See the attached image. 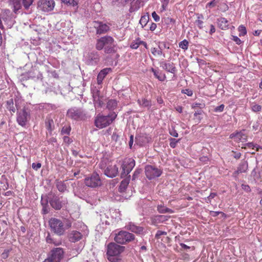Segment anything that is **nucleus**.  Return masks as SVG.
Returning <instances> with one entry per match:
<instances>
[{
	"label": "nucleus",
	"mask_w": 262,
	"mask_h": 262,
	"mask_svg": "<svg viewBox=\"0 0 262 262\" xmlns=\"http://www.w3.org/2000/svg\"><path fill=\"white\" fill-rule=\"evenodd\" d=\"M115 42L112 36L106 35L97 39L95 48L98 51L103 49L105 54L115 53L117 50Z\"/></svg>",
	"instance_id": "1"
},
{
	"label": "nucleus",
	"mask_w": 262,
	"mask_h": 262,
	"mask_svg": "<svg viewBox=\"0 0 262 262\" xmlns=\"http://www.w3.org/2000/svg\"><path fill=\"white\" fill-rule=\"evenodd\" d=\"M125 250V247L115 243H110L107 246L106 254L111 262H119L121 260L120 254Z\"/></svg>",
	"instance_id": "2"
},
{
	"label": "nucleus",
	"mask_w": 262,
	"mask_h": 262,
	"mask_svg": "<svg viewBox=\"0 0 262 262\" xmlns=\"http://www.w3.org/2000/svg\"><path fill=\"white\" fill-rule=\"evenodd\" d=\"M117 116V115L114 112L111 113L106 116L99 114L95 117V125L99 128L106 127L115 120Z\"/></svg>",
	"instance_id": "3"
},
{
	"label": "nucleus",
	"mask_w": 262,
	"mask_h": 262,
	"mask_svg": "<svg viewBox=\"0 0 262 262\" xmlns=\"http://www.w3.org/2000/svg\"><path fill=\"white\" fill-rule=\"evenodd\" d=\"M3 21L8 28H11L14 25L15 20L13 14L9 9H2L0 12V28L2 30L4 29Z\"/></svg>",
	"instance_id": "4"
},
{
	"label": "nucleus",
	"mask_w": 262,
	"mask_h": 262,
	"mask_svg": "<svg viewBox=\"0 0 262 262\" xmlns=\"http://www.w3.org/2000/svg\"><path fill=\"white\" fill-rule=\"evenodd\" d=\"M49 224L51 230L56 234L61 236L64 234L66 228L63 221L59 219L52 217L50 219Z\"/></svg>",
	"instance_id": "5"
},
{
	"label": "nucleus",
	"mask_w": 262,
	"mask_h": 262,
	"mask_svg": "<svg viewBox=\"0 0 262 262\" xmlns=\"http://www.w3.org/2000/svg\"><path fill=\"white\" fill-rule=\"evenodd\" d=\"M135 239V236L132 233L126 231L121 230L115 233V241L119 244H126L133 241Z\"/></svg>",
	"instance_id": "6"
},
{
	"label": "nucleus",
	"mask_w": 262,
	"mask_h": 262,
	"mask_svg": "<svg viewBox=\"0 0 262 262\" xmlns=\"http://www.w3.org/2000/svg\"><path fill=\"white\" fill-rule=\"evenodd\" d=\"M67 116L74 120H84L87 118L85 111L82 108L74 107L68 110Z\"/></svg>",
	"instance_id": "7"
},
{
	"label": "nucleus",
	"mask_w": 262,
	"mask_h": 262,
	"mask_svg": "<svg viewBox=\"0 0 262 262\" xmlns=\"http://www.w3.org/2000/svg\"><path fill=\"white\" fill-rule=\"evenodd\" d=\"M63 250L61 248L53 249L48 257L42 262H60L63 256Z\"/></svg>",
	"instance_id": "8"
},
{
	"label": "nucleus",
	"mask_w": 262,
	"mask_h": 262,
	"mask_svg": "<svg viewBox=\"0 0 262 262\" xmlns=\"http://www.w3.org/2000/svg\"><path fill=\"white\" fill-rule=\"evenodd\" d=\"M135 166V161L132 158L125 159L122 163L121 177L124 178L127 176Z\"/></svg>",
	"instance_id": "9"
},
{
	"label": "nucleus",
	"mask_w": 262,
	"mask_h": 262,
	"mask_svg": "<svg viewBox=\"0 0 262 262\" xmlns=\"http://www.w3.org/2000/svg\"><path fill=\"white\" fill-rule=\"evenodd\" d=\"M66 203L67 201H60L59 195L55 193H49V204L54 209L56 210L61 209Z\"/></svg>",
	"instance_id": "10"
},
{
	"label": "nucleus",
	"mask_w": 262,
	"mask_h": 262,
	"mask_svg": "<svg viewBox=\"0 0 262 262\" xmlns=\"http://www.w3.org/2000/svg\"><path fill=\"white\" fill-rule=\"evenodd\" d=\"M23 80L33 79L35 81H42L43 79L42 74L37 69H32L22 75Z\"/></svg>",
	"instance_id": "11"
},
{
	"label": "nucleus",
	"mask_w": 262,
	"mask_h": 262,
	"mask_svg": "<svg viewBox=\"0 0 262 262\" xmlns=\"http://www.w3.org/2000/svg\"><path fill=\"white\" fill-rule=\"evenodd\" d=\"M30 117V111L25 107L17 112L16 121L21 126H26Z\"/></svg>",
	"instance_id": "12"
},
{
	"label": "nucleus",
	"mask_w": 262,
	"mask_h": 262,
	"mask_svg": "<svg viewBox=\"0 0 262 262\" xmlns=\"http://www.w3.org/2000/svg\"><path fill=\"white\" fill-rule=\"evenodd\" d=\"M84 183L87 186L92 188H95L101 185L100 178L96 172H93L91 176L85 178Z\"/></svg>",
	"instance_id": "13"
},
{
	"label": "nucleus",
	"mask_w": 262,
	"mask_h": 262,
	"mask_svg": "<svg viewBox=\"0 0 262 262\" xmlns=\"http://www.w3.org/2000/svg\"><path fill=\"white\" fill-rule=\"evenodd\" d=\"M100 60V54L98 51H92L88 53L85 56V63L90 66L98 64Z\"/></svg>",
	"instance_id": "14"
},
{
	"label": "nucleus",
	"mask_w": 262,
	"mask_h": 262,
	"mask_svg": "<svg viewBox=\"0 0 262 262\" xmlns=\"http://www.w3.org/2000/svg\"><path fill=\"white\" fill-rule=\"evenodd\" d=\"M145 172L147 178L152 180L160 177L162 172L158 168L148 165L145 166Z\"/></svg>",
	"instance_id": "15"
},
{
	"label": "nucleus",
	"mask_w": 262,
	"mask_h": 262,
	"mask_svg": "<svg viewBox=\"0 0 262 262\" xmlns=\"http://www.w3.org/2000/svg\"><path fill=\"white\" fill-rule=\"evenodd\" d=\"M55 3L53 0H40L38 7L40 10L44 12L52 10L54 7Z\"/></svg>",
	"instance_id": "16"
},
{
	"label": "nucleus",
	"mask_w": 262,
	"mask_h": 262,
	"mask_svg": "<svg viewBox=\"0 0 262 262\" xmlns=\"http://www.w3.org/2000/svg\"><path fill=\"white\" fill-rule=\"evenodd\" d=\"M94 26L96 29L97 34H102L106 33L110 29L109 26L102 22L95 21Z\"/></svg>",
	"instance_id": "17"
},
{
	"label": "nucleus",
	"mask_w": 262,
	"mask_h": 262,
	"mask_svg": "<svg viewBox=\"0 0 262 262\" xmlns=\"http://www.w3.org/2000/svg\"><path fill=\"white\" fill-rule=\"evenodd\" d=\"M125 228L127 230L137 234H142L144 230L143 227L137 226L135 223L131 222L126 224Z\"/></svg>",
	"instance_id": "18"
},
{
	"label": "nucleus",
	"mask_w": 262,
	"mask_h": 262,
	"mask_svg": "<svg viewBox=\"0 0 262 262\" xmlns=\"http://www.w3.org/2000/svg\"><path fill=\"white\" fill-rule=\"evenodd\" d=\"M118 173V167L116 165H108L104 170V174L108 178H113Z\"/></svg>",
	"instance_id": "19"
},
{
	"label": "nucleus",
	"mask_w": 262,
	"mask_h": 262,
	"mask_svg": "<svg viewBox=\"0 0 262 262\" xmlns=\"http://www.w3.org/2000/svg\"><path fill=\"white\" fill-rule=\"evenodd\" d=\"M68 237L70 242L76 243L82 239L83 235L79 231L72 230L69 233Z\"/></svg>",
	"instance_id": "20"
},
{
	"label": "nucleus",
	"mask_w": 262,
	"mask_h": 262,
	"mask_svg": "<svg viewBox=\"0 0 262 262\" xmlns=\"http://www.w3.org/2000/svg\"><path fill=\"white\" fill-rule=\"evenodd\" d=\"M41 205L42 206V213L44 214H47L50 211L49 206V193L47 195L41 196Z\"/></svg>",
	"instance_id": "21"
},
{
	"label": "nucleus",
	"mask_w": 262,
	"mask_h": 262,
	"mask_svg": "<svg viewBox=\"0 0 262 262\" xmlns=\"http://www.w3.org/2000/svg\"><path fill=\"white\" fill-rule=\"evenodd\" d=\"M169 216L164 215H155L151 218V224L157 226L159 224L163 223L167 221Z\"/></svg>",
	"instance_id": "22"
},
{
	"label": "nucleus",
	"mask_w": 262,
	"mask_h": 262,
	"mask_svg": "<svg viewBox=\"0 0 262 262\" xmlns=\"http://www.w3.org/2000/svg\"><path fill=\"white\" fill-rule=\"evenodd\" d=\"M160 66L162 69L168 72L175 74L177 72V69L173 62H166L162 61L160 62Z\"/></svg>",
	"instance_id": "23"
},
{
	"label": "nucleus",
	"mask_w": 262,
	"mask_h": 262,
	"mask_svg": "<svg viewBox=\"0 0 262 262\" xmlns=\"http://www.w3.org/2000/svg\"><path fill=\"white\" fill-rule=\"evenodd\" d=\"M111 71H112V69L110 68H104L100 71L97 78L98 85H101L102 83L104 78Z\"/></svg>",
	"instance_id": "24"
},
{
	"label": "nucleus",
	"mask_w": 262,
	"mask_h": 262,
	"mask_svg": "<svg viewBox=\"0 0 262 262\" xmlns=\"http://www.w3.org/2000/svg\"><path fill=\"white\" fill-rule=\"evenodd\" d=\"M245 134L243 133V131L236 132L230 134L229 138L230 139H233L236 142H243L245 140H246V138Z\"/></svg>",
	"instance_id": "25"
},
{
	"label": "nucleus",
	"mask_w": 262,
	"mask_h": 262,
	"mask_svg": "<svg viewBox=\"0 0 262 262\" xmlns=\"http://www.w3.org/2000/svg\"><path fill=\"white\" fill-rule=\"evenodd\" d=\"M10 5L13 8V11L15 13H17L18 11L21 9L23 5L22 0H9Z\"/></svg>",
	"instance_id": "26"
},
{
	"label": "nucleus",
	"mask_w": 262,
	"mask_h": 262,
	"mask_svg": "<svg viewBox=\"0 0 262 262\" xmlns=\"http://www.w3.org/2000/svg\"><path fill=\"white\" fill-rule=\"evenodd\" d=\"M248 167V162L246 161H242L237 167V170L234 172L233 174L236 176L240 173L246 172Z\"/></svg>",
	"instance_id": "27"
},
{
	"label": "nucleus",
	"mask_w": 262,
	"mask_h": 262,
	"mask_svg": "<svg viewBox=\"0 0 262 262\" xmlns=\"http://www.w3.org/2000/svg\"><path fill=\"white\" fill-rule=\"evenodd\" d=\"M15 105L14 104V100L12 98L6 101V107L7 109L12 113H14L16 111V108L17 107V103L16 100H15Z\"/></svg>",
	"instance_id": "28"
},
{
	"label": "nucleus",
	"mask_w": 262,
	"mask_h": 262,
	"mask_svg": "<svg viewBox=\"0 0 262 262\" xmlns=\"http://www.w3.org/2000/svg\"><path fill=\"white\" fill-rule=\"evenodd\" d=\"M218 26L222 30H226L229 28L228 21L224 17H221L217 19Z\"/></svg>",
	"instance_id": "29"
},
{
	"label": "nucleus",
	"mask_w": 262,
	"mask_h": 262,
	"mask_svg": "<svg viewBox=\"0 0 262 262\" xmlns=\"http://www.w3.org/2000/svg\"><path fill=\"white\" fill-rule=\"evenodd\" d=\"M137 103L140 106L144 108L146 107L148 109H149L152 105L151 101L147 100L145 98L139 99L137 100Z\"/></svg>",
	"instance_id": "30"
},
{
	"label": "nucleus",
	"mask_w": 262,
	"mask_h": 262,
	"mask_svg": "<svg viewBox=\"0 0 262 262\" xmlns=\"http://www.w3.org/2000/svg\"><path fill=\"white\" fill-rule=\"evenodd\" d=\"M103 100L104 98L102 96L95 97L93 99V102L96 109L104 106L105 103Z\"/></svg>",
	"instance_id": "31"
},
{
	"label": "nucleus",
	"mask_w": 262,
	"mask_h": 262,
	"mask_svg": "<svg viewBox=\"0 0 262 262\" xmlns=\"http://www.w3.org/2000/svg\"><path fill=\"white\" fill-rule=\"evenodd\" d=\"M151 71L153 73L154 76L155 78L158 79L160 81H164L166 78V75L165 74H163L162 72H159V71L154 69H151Z\"/></svg>",
	"instance_id": "32"
},
{
	"label": "nucleus",
	"mask_w": 262,
	"mask_h": 262,
	"mask_svg": "<svg viewBox=\"0 0 262 262\" xmlns=\"http://www.w3.org/2000/svg\"><path fill=\"white\" fill-rule=\"evenodd\" d=\"M45 125L47 130L50 132H52L54 128L53 120L51 117H47L45 120Z\"/></svg>",
	"instance_id": "33"
},
{
	"label": "nucleus",
	"mask_w": 262,
	"mask_h": 262,
	"mask_svg": "<svg viewBox=\"0 0 262 262\" xmlns=\"http://www.w3.org/2000/svg\"><path fill=\"white\" fill-rule=\"evenodd\" d=\"M129 178H130V175H129V176L127 178L123 179L121 182L119 187V190L120 192H123L125 191V190H126V189L129 184V180H130Z\"/></svg>",
	"instance_id": "34"
},
{
	"label": "nucleus",
	"mask_w": 262,
	"mask_h": 262,
	"mask_svg": "<svg viewBox=\"0 0 262 262\" xmlns=\"http://www.w3.org/2000/svg\"><path fill=\"white\" fill-rule=\"evenodd\" d=\"M157 211L160 213H173V210L166 207L163 204H160L157 206Z\"/></svg>",
	"instance_id": "35"
},
{
	"label": "nucleus",
	"mask_w": 262,
	"mask_h": 262,
	"mask_svg": "<svg viewBox=\"0 0 262 262\" xmlns=\"http://www.w3.org/2000/svg\"><path fill=\"white\" fill-rule=\"evenodd\" d=\"M56 186L60 192H64L67 190V185L63 181H56Z\"/></svg>",
	"instance_id": "36"
},
{
	"label": "nucleus",
	"mask_w": 262,
	"mask_h": 262,
	"mask_svg": "<svg viewBox=\"0 0 262 262\" xmlns=\"http://www.w3.org/2000/svg\"><path fill=\"white\" fill-rule=\"evenodd\" d=\"M117 106V101L115 99L108 100L106 104V108L110 111L114 110Z\"/></svg>",
	"instance_id": "37"
},
{
	"label": "nucleus",
	"mask_w": 262,
	"mask_h": 262,
	"mask_svg": "<svg viewBox=\"0 0 262 262\" xmlns=\"http://www.w3.org/2000/svg\"><path fill=\"white\" fill-rule=\"evenodd\" d=\"M46 70L47 72L48 73V76L50 77H52L55 78H58V74L57 73L56 71L51 69L49 66L46 65L45 66Z\"/></svg>",
	"instance_id": "38"
},
{
	"label": "nucleus",
	"mask_w": 262,
	"mask_h": 262,
	"mask_svg": "<svg viewBox=\"0 0 262 262\" xmlns=\"http://www.w3.org/2000/svg\"><path fill=\"white\" fill-rule=\"evenodd\" d=\"M149 17L148 15H143L141 16L139 21V23L142 26V28H144L146 26L149 21Z\"/></svg>",
	"instance_id": "39"
},
{
	"label": "nucleus",
	"mask_w": 262,
	"mask_h": 262,
	"mask_svg": "<svg viewBox=\"0 0 262 262\" xmlns=\"http://www.w3.org/2000/svg\"><path fill=\"white\" fill-rule=\"evenodd\" d=\"M151 52L154 55L163 56V57H165V54L163 53L159 48L158 49L156 48H152L151 49Z\"/></svg>",
	"instance_id": "40"
},
{
	"label": "nucleus",
	"mask_w": 262,
	"mask_h": 262,
	"mask_svg": "<svg viewBox=\"0 0 262 262\" xmlns=\"http://www.w3.org/2000/svg\"><path fill=\"white\" fill-rule=\"evenodd\" d=\"M251 108L253 112H259L261 111L262 107L261 105L256 104V103H252L251 104Z\"/></svg>",
	"instance_id": "41"
},
{
	"label": "nucleus",
	"mask_w": 262,
	"mask_h": 262,
	"mask_svg": "<svg viewBox=\"0 0 262 262\" xmlns=\"http://www.w3.org/2000/svg\"><path fill=\"white\" fill-rule=\"evenodd\" d=\"M140 40H140V38L138 37V38H136L135 40L132 41V42L131 43V44L130 45V47L133 49H138L139 46L140 45Z\"/></svg>",
	"instance_id": "42"
},
{
	"label": "nucleus",
	"mask_w": 262,
	"mask_h": 262,
	"mask_svg": "<svg viewBox=\"0 0 262 262\" xmlns=\"http://www.w3.org/2000/svg\"><path fill=\"white\" fill-rule=\"evenodd\" d=\"M91 93L92 94L93 99L95 97H99L100 91L96 86H93L91 88Z\"/></svg>",
	"instance_id": "43"
},
{
	"label": "nucleus",
	"mask_w": 262,
	"mask_h": 262,
	"mask_svg": "<svg viewBox=\"0 0 262 262\" xmlns=\"http://www.w3.org/2000/svg\"><path fill=\"white\" fill-rule=\"evenodd\" d=\"M189 42L186 39H184L181 42H179V47L181 49L186 50L188 48Z\"/></svg>",
	"instance_id": "44"
},
{
	"label": "nucleus",
	"mask_w": 262,
	"mask_h": 262,
	"mask_svg": "<svg viewBox=\"0 0 262 262\" xmlns=\"http://www.w3.org/2000/svg\"><path fill=\"white\" fill-rule=\"evenodd\" d=\"M246 146L248 148H251L253 149L256 148V151H258L259 149H262V147L256 144L253 142H249L246 144Z\"/></svg>",
	"instance_id": "45"
},
{
	"label": "nucleus",
	"mask_w": 262,
	"mask_h": 262,
	"mask_svg": "<svg viewBox=\"0 0 262 262\" xmlns=\"http://www.w3.org/2000/svg\"><path fill=\"white\" fill-rule=\"evenodd\" d=\"M205 107V104L204 103L194 102L191 104V108L193 109H196V108L203 109Z\"/></svg>",
	"instance_id": "46"
},
{
	"label": "nucleus",
	"mask_w": 262,
	"mask_h": 262,
	"mask_svg": "<svg viewBox=\"0 0 262 262\" xmlns=\"http://www.w3.org/2000/svg\"><path fill=\"white\" fill-rule=\"evenodd\" d=\"M46 241L48 243L54 244L55 245H58L61 243L60 242L54 241V239L51 237L49 233L46 237Z\"/></svg>",
	"instance_id": "47"
},
{
	"label": "nucleus",
	"mask_w": 262,
	"mask_h": 262,
	"mask_svg": "<svg viewBox=\"0 0 262 262\" xmlns=\"http://www.w3.org/2000/svg\"><path fill=\"white\" fill-rule=\"evenodd\" d=\"M71 130V128L70 126H64L61 130V134L62 135H69L70 134Z\"/></svg>",
	"instance_id": "48"
},
{
	"label": "nucleus",
	"mask_w": 262,
	"mask_h": 262,
	"mask_svg": "<svg viewBox=\"0 0 262 262\" xmlns=\"http://www.w3.org/2000/svg\"><path fill=\"white\" fill-rule=\"evenodd\" d=\"M169 140L170 141L169 145L172 148H174L176 147L177 143L180 141V139L177 140L175 138H169Z\"/></svg>",
	"instance_id": "49"
},
{
	"label": "nucleus",
	"mask_w": 262,
	"mask_h": 262,
	"mask_svg": "<svg viewBox=\"0 0 262 262\" xmlns=\"http://www.w3.org/2000/svg\"><path fill=\"white\" fill-rule=\"evenodd\" d=\"M34 0H22L23 5L26 9H29Z\"/></svg>",
	"instance_id": "50"
},
{
	"label": "nucleus",
	"mask_w": 262,
	"mask_h": 262,
	"mask_svg": "<svg viewBox=\"0 0 262 262\" xmlns=\"http://www.w3.org/2000/svg\"><path fill=\"white\" fill-rule=\"evenodd\" d=\"M170 0H160L162 4L161 11H165L167 8L168 5L169 3Z\"/></svg>",
	"instance_id": "51"
},
{
	"label": "nucleus",
	"mask_w": 262,
	"mask_h": 262,
	"mask_svg": "<svg viewBox=\"0 0 262 262\" xmlns=\"http://www.w3.org/2000/svg\"><path fill=\"white\" fill-rule=\"evenodd\" d=\"M158 48L162 51L164 49H169V47L168 44L165 42H158Z\"/></svg>",
	"instance_id": "52"
},
{
	"label": "nucleus",
	"mask_w": 262,
	"mask_h": 262,
	"mask_svg": "<svg viewBox=\"0 0 262 262\" xmlns=\"http://www.w3.org/2000/svg\"><path fill=\"white\" fill-rule=\"evenodd\" d=\"M239 31V36H244L247 34V31L246 28L243 26H240L238 28Z\"/></svg>",
	"instance_id": "53"
},
{
	"label": "nucleus",
	"mask_w": 262,
	"mask_h": 262,
	"mask_svg": "<svg viewBox=\"0 0 262 262\" xmlns=\"http://www.w3.org/2000/svg\"><path fill=\"white\" fill-rule=\"evenodd\" d=\"M167 235V232L163 231L158 230L156 235L155 238L157 239H159L162 235Z\"/></svg>",
	"instance_id": "54"
},
{
	"label": "nucleus",
	"mask_w": 262,
	"mask_h": 262,
	"mask_svg": "<svg viewBox=\"0 0 262 262\" xmlns=\"http://www.w3.org/2000/svg\"><path fill=\"white\" fill-rule=\"evenodd\" d=\"M63 3L69 4L70 5L75 6L77 4L76 0H61Z\"/></svg>",
	"instance_id": "55"
},
{
	"label": "nucleus",
	"mask_w": 262,
	"mask_h": 262,
	"mask_svg": "<svg viewBox=\"0 0 262 262\" xmlns=\"http://www.w3.org/2000/svg\"><path fill=\"white\" fill-rule=\"evenodd\" d=\"M232 40H233L238 45H240L243 43L242 40L236 36L232 35Z\"/></svg>",
	"instance_id": "56"
},
{
	"label": "nucleus",
	"mask_w": 262,
	"mask_h": 262,
	"mask_svg": "<svg viewBox=\"0 0 262 262\" xmlns=\"http://www.w3.org/2000/svg\"><path fill=\"white\" fill-rule=\"evenodd\" d=\"M41 166V164L40 163H33L32 164V167L33 169L35 170H37L39 168H40Z\"/></svg>",
	"instance_id": "57"
},
{
	"label": "nucleus",
	"mask_w": 262,
	"mask_h": 262,
	"mask_svg": "<svg viewBox=\"0 0 262 262\" xmlns=\"http://www.w3.org/2000/svg\"><path fill=\"white\" fill-rule=\"evenodd\" d=\"M225 105L224 104H221L219 106H216L214 108V112H222L224 110Z\"/></svg>",
	"instance_id": "58"
},
{
	"label": "nucleus",
	"mask_w": 262,
	"mask_h": 262,
	"mask_svg": "<svg viewBox=\"0 0 262 262\" xmlns=\"http://www.w3.org/2000/svg\"><path fill=\"white\" fill-rule=\"evenodd\" d=\"M182 93L186 94L188 96H191L193 95V91L188 89L183 90Z\"/></svg>",
	"instance_id": "59"
},
{
	"label": "nucleus",
	"mask_w": 262,
	"mask_h": 262,
	"mask_svg": "<svg viewBox=\"0 0 262 262\" xmlns=\"http://www.w3.org/2000/svg\"><path fill=\"white\" fill-rule=\"evenodd\" d=\"M141 172V170L140 169H136L133 176V180H134L138 178Z\"/></svg>",
	"instance_id": "60"
},
{
	"label": "nucleus",
	"mask_w": 262,
	"mask_h": 262,
	"mask_svg": "<svg viewBox=\"0 0 262 262\" xmlns=\"http://www.w3.org/2000/svg\"><path fill=\"white\" fill-rule=\"evenodd\" d=\"M151 16L155 21L158 22L160 21V16L156 13L155 11L152 12Z\"/></svg>",
	"instance_id": "61"
},
{
	"label": "nucleus",
	"mask_w": 262,
	"mask_h": 262,
	"mask_svg": "<svg viewBox=\"0 0 262 262\" xmlns=\"http://www.w3.org/2000/svg\"><path fill=\"white\" fill-rule=\"evenodd\" d=\"M9 250H5L1 255L3 259L7 258L9 256Z\"/></svg>",
	"instance_id": "62"
},
{
	"label": "nucleus",
	"mask_w": 262,
	"mask_h": 262,
	"mask_svg": "<svg viewBox=\"0 0 262 262\" xmlns=\"http://www.w3.org/2000/svg\"><path fill=\"white\" fill-rule=\"evenodd\" d=\"M242 188L247 192H249L251 191V188L248 185L242 184Z\"/></svg>",
	"instance_id": "63"
},
{
	"label": "nucleus",
	"mask_w": 262,
	"mask_h": 262,
	"mask_svg": "<svg viewBox=\"0 0 262 262\" xmlns=\"http://www.w3.org/2000/svg\"><path fill=\"white\" fill-rule=\"evenodd\" d=\"M64 226L66 228V230L68 229L72 226V222L70 220H66L64 223Z\"/></svg>",
	"instance_id": "64"
}]
</instances>
